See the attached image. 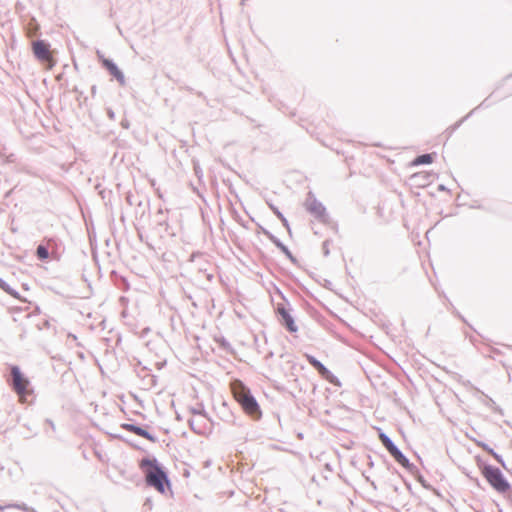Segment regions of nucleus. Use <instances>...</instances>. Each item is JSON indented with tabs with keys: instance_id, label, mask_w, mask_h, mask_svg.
<instances>
[{
	"instance_id": "nucleus-15",
	"label": "nucleus",
	"mask_w": 512,
	"mask_h": 512,
	"mask_svg": "<svg viewBox=\"0 0 512 512\" xmlns=\"http://www.w3.org/2000/svg\"><path fill=\"white\" fill-rule=\"evenodd\" d=\"M488 453L492 455L499 463L502 462L500 456L497 453H495L493 449H488Z\"/></svg>"
},
{
	"instance_id": "nucleus-8",
	"label": "nucleus",
	"mask_w": 512,
	"mask_h": 512,
	"mask_svg": "<svg viewBox=\"0 0 512 512\" xmlns=\"http://www.w3.org/2000/svg\"><path fill=\"white\" fill-rule=\"evenodd\" d=\"M122 428L128 432L134 433L137 436L143 437L148 440H152V437L145 429L135 426L133 424H122Z\"/></svg>"
},
{
	"instance_id": "nucleus-13",
	"label": "nucleus",
	"mask_w": 512,
	"mask_h": 512,
	"mask_svg": "<svg viewBox=\"0 0 512 512\" xmlns=\"http://www.w3.org/2000/svg\"><path fill=\"white\" fill-rule=\"evenodd\" d=\"M0 288H2L4 291H6L7 293L15 296V293L14 291L11 289V287L4 281L0 278Z\"/></svg>"
},
{
	"instance_id": "nucleus-6",
	"label": "nucleus",
	"mask_w": 512,
	"mask_h": 512,
	"mask_svg": "<svg viewBox=\"0 0 512 512\" xmlns=\"http://www.w3.org/2000/svg\"><path fill=\"white\" fill-rule=\"evenodd\" d=\"M379 439L383 446L388 450L392 457L401 465L408 464L407 458L400 452V450L393 444V442L384 433H379Z\"/></svg>"
},
{
	"instance_id": "nucleus-16",
	"label": "nucleus",
	"mask_w": 512,
	"mask_h": 512,
	"mask_svg": "<svg viewBox=\"0 0 512 512\" xmlns=\"http://www.w3.org/2000/svg\"><path fill=\"white\" fill-rule=\"evenodd\" d=\"M316 370L321 374V375H325L328 371L327 369L322 365L320 364V366H318L316 368Z\"/></svg>"
},
{
	"instance_id": "nucleus-3",
	"label": "nucleus",
	"mask_w": 512,
	"mask_h": 512,
	"mask_svg": "<svg viewBox=\"0 0 512 512\" xmlns=\"http://www.w3.org/2000/svg\"><path fill=\"white\" fill-rule=\"evenodd\" d=\"M480 469L484 478L497 492L506 493L510 490V484L505 479L499 468L490 465H483Z\"/></svg>"
},
{
	"instance_id": "nucleus-12",
	"label": "nucleus",
	"mask_w": 512,
	"mask_h": 512,
	"mask_svg": "<svg viewBox=\"0 0 512 512\" xmlns=\"http://www.w3.org/2000/svg\"><path fill=\"white\" fill-rule=\"evenodd\" d=\"M36 254L39 259L46 260L49 257L48 248L43 245H39L37 247Z\"/></svg>"
},
{
	"instance_id": "nucleus-4",
	"label": "nucleus",
	"mask_w": 512,
	"mask_h": 512,
	"mask_svg": "<svg viewBox=\"0 0 512 512\" xmlns=\"http://www.w3.org/2000/svg\"><path fill=\"white\" fill-rule=\"evenodd\" d=\"M11 375L12 386L14 391L19 396V400L21 402L28 401V397L32 394L29 380L22 374L17 366L11 368Z\"/></svg>"
},
{
	"instance_id": "nucleus-1",
	"label": "nucleus",
	"mask_w": 512,
	"mask_h": 512,
	"mask_svg": "<svg viewBox=\"0 0 512 512\" xmlns=\"http://www.w3.org/2000/svg\"><path fill=\"white\" fill-rule=\"evenodd\" d=\"M230 390L235 401L241 406L242 410L251 418L259 419L261 416L260 407L251 394V391L240 380H234L230 384Z\"/></svg>"
},
{
	"instance_id": "nucleus-17",
	"label": "nucleus",
	"mask_w": 512,
	"mask_h": 512,
	"mask_svg": "<svg viewBox=\"0 0 512 512\" xmlns=\"http://www.w3.org/2000/svg\"><path fill=\"white\" fill-rule=\"evenodd\" d=\"M36 31H37V27H34L33 29H32V28H29V30H28V36H29V37H32L33 35H35Z\"/></svg>"
},
{
	"instance_id": "nucleus-5",
	"label": "nucleus",
	"mask_w": 512,
	"mask_h": 512,
	"mask_svg": "<svg viewBox=\"0 0 512 512\" xmlns=\"http://www.w3.org/2000/svg\"><path fill=\"white\" fill-rule=\"evenodd\" d=\"M32 50L35 57L44 63H47L48 69L54 66L53 55L50 50V45L42 40H37L32 43Z\"/></svg>"
},
{
	"instance_id": "nucleus-11",
	"label": "nucleus",
	"mask_w": 512,
	"mask_h": 512,
	"mask_svg": "<svg viewBox=\"0 0 512 512\" xmlns=\"http://www.w3.org/2000/svg\"><path fill=\"white\" fill-rule=\"evenodd\" d=\"M433 161L431 154L420 155L413 161V165L430 164Z\"/></svg>"
},
{
	"instance_id": "nucleus-9",
	"label": "nucleus",
	"mask_w": 512,
	"mask_h": 512,
	"mask_svg": "<svg viewBox=\"0 0 512 512\" xmlns=\"http://www.w3.org/2000/svg\"><path fill=\"white\" fill-rule=\"evenodd\" d=\"M306 208L309 212L313 213L314 215H316L318 217L323 216L325 213V208L322 206L321 203H318L316 201L307 203Z\"/></svg>"
},
{
	"instance_id": "nucleus-2",
	"label": "nucleus",
	"mask_w": 512,
	"mask_h": 512,
	"mask_svg": "<svg viewBox=\"0 0 512 512\" xmlns=\"http://www.w3.org/2000/svg\"><path fill=\"white\" fill-rule=\"evenodd\" d=\"M140 467L145 474V480L148 486L153 487L160 493H165L169 488V480L166 473L161 469L156 460L143 459Z\"/></svg>"
},
{
	"instance_id": "nucleus-10",
	"label": "nucleus",
	"mask_w": 512,
	"mask_h": 512,
	"mask_svg": "<svg viewBox=\"0 0 512 512\" xmlns=\"http://www.w3.org/2000/svg\"><path fill=\"white\" fill-rule=\"evenodd\" d=\"M104 65L105 67L110 71V73L115 76L117 79H123V74L122 72L118 69V67L116 66V64H114L112 61L110 60H104Z\"/></svg>"
},
{
	"instance_id": "nucleus-14",
	"label": "nucleus",
	"mask_w": 512,
	"mask_h": 512,
	"mask_svg": "<svg viewBox=\"0 0 512 512\" xmlns=\"http://www.w3.org/2000/svg\"><path fill=\"white\" fill-rule=\"evenodd\" d=\"M308 362L316 369L318 366H320V362L316 360L313 356L307 355Z\"/></svg>"
},
{
	"instance_id": "nucleus-18",
	"label": "nucleus",
	"mask_w": 512,
	"mask_h": 512,
	"mask_svg": "<svg viewBox=\"0 0 512 512\" xmlns=\"http://www.w3.org/2000/svg\"><path fill=\"white\" fill-rule=\"evenodd\" d=\"M478 446L481 447L482 449H484L487 452H488V449H490L486 444H484L482 442H478Z\"/></svg>"
},
{
	"instance_id": "nucleus-7",
	"label": "nucleus",
	"mask_w": 512,
	"mask_h": 512,
	"mask_svg": "<svg viewBox=\"0 0 512 512\" xmlns=\"http://www.w3.org/2000/svg\"><path fill=\"white\" fill-rule=\"evenodd\" d=\"M277 313L281 316L282 323L286 326V328L290 332H296L297 331V326L295 325L292 316L285 309V307L279 305L277 307Z\"/></svg>"
}]
</instances>
